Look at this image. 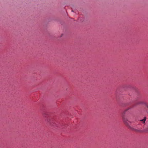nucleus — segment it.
I'll list each match as a JSON object with an SVG mask.
<instances>
[{"label":"nucleus","mask_w":148,"mask_h":148,"mask_svg":"<svg viewBox=\"0 0 148 148\" xmlns=\"http://www.w3.org/2000/svg\"><path fill=\"white\" fill-rule=\"evenodd\" d=\"M122 119L123 121L125 124L128 127L129 129L130 130L134 131L136 132H148V127L144 129L143 130H138L130 126V124L132 122L130 121L127 119V118L124 115L122 116Z\"/></svg>","instance_id":"1"},{"label":"nucleus","mask_w":148,"mask_h":148,"mask_svg":"<svg viewBox=\"0 0 148 148\" xmlns=\"http://www.w3.org/2000/svg\"><path fill=\"white\" fill-rule=\"evenodd\" d=\"M146 119V118L145 117L143 119L140 120V121L142 123H145V121Z\"/></svg>","instance_id":"2"},{"label":"nucleus","mask_w":148,"mask_h":148,"mask_svg":"<svg viewBox=\"0 0 148 148\" xmlns=\"http://www.w3.org/2000/svg\"><path fill=\"white\" fill-rule=\"evenodd\" d=\"M144 104L147 109V112L148 113V104L146 103H144Z\"/></svg>","instance_id":"3"},{"label":"nucleus","mask_w":148,"mask_h":148,"mask_svg":"<svg viewBox=\"0 0 148 148\" xmlns=\"http://www.w3.org/2000/svg\"><path fill=\"white\" fill-rule=\"evenodd\" d=\"M43 116H44L45 117H46V115H46V114H45V113H44V114H43Z\"/></svg>","instance_id":"4"},{"label":"nucleus","mask_w":148,"mask_h":148,"mask_svg":"<svg viewBox=\"0 0 148 148\" xmlns=\"http://www.w3.org/2000/svg\"><path fill=\"white\" fill-rule=\"evenodd\" d=\"M128 109H127L126 110H125L124 111V113H125V112H126Z\"/></svg>","instance_id":"5"},{"label":"nucleus","mask_w":148,"mask_h":148,"mask_svg":"<svg viewBox=\"0 0 148 148\" xmlns=\"http://www.w3.org/2000/svg\"><path fill=\"white\" fill-rule=\"evenodd\" d=\"M47 122H49V120H48V119H47Z\"/></svg>","instance_id":"6"}]
</instances>
